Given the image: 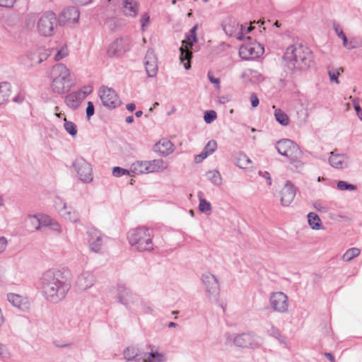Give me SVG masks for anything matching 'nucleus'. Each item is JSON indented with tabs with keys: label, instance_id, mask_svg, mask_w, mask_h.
Returning <instances> with one entry per match:
<instances>
[{
	"label": "nucleus",
	"instance_id": "f257e3e1",
	"mask_svg": "<svg viewBox=\"0 0 362 362\" xmlns=\"http://www.w3.org/2000/svg\"><path fill=\"white\" fill-rule=\"evenodd\" d=\"M68 274L57 269H49L43 274V291L49 301L57 303L65 298L71 286Z\"/></svg>",
	"mask_w": 362,
	"mask_h": 362
},
{
	"label": "nucleus",
	"instance_id": "f03ea898",
	"mask_svg": "<svg viewBox=\"0 0 362 362\" xmlns=\"http://www.w3.org/2000/svg\"><path fill=\"white\" fill-rule=\"evenodd\" d=\"M288 69L295 72L309 68L313 62V55L310 49L300 44L289 46L284 56Z\"/></svg>",
	"mask_w": 362,
	"mask_h": 362
},
{
	"label": "nucleus",
	"instance_id": "7ed1b4c3",
	"mask_svg": "<svg viewBox=\"0 0 362 362\" xmlns=\"http://www.w3.org/2000/svg\"><path fill=\"white\" fill-rule=\"evenodd\" d=\"M51 88L54 93H64L69 89L70 71L63 64L54 65L50 71Z\"/></svg>",
	"mask_w": 362,
	"mask_h": 362
},
{
	"label": "nucleus",
	"instance_id": "20e7f679",
	"mask_svg": "<svg viewBox=\"0 0 362 362\" xmlns=\"http://www.w3.org/2000/svg\"><path fill=\"white\" fill-rule=\"evenodd\" d=\"M153 233L151 229L139 227L128 233L129 243L141 251L153 250Z\"/></svg>",
	"mask_w": 362,
	"mask_h": 362
},
{
	"label": "nucleus",
	"instance_id": "39448f33",
	"mask_svg": "<svg viewBox=\"0 0 362 362\" xmlns=\"http://www.w3.org/2000/svg\"><path fill=\"white\" fill-rule=\"evenodd\" d=\"M198 24H195L188 33L185 34V39L182 40V64L185 69L191 68L189 60L192 58L193 52L197 49L193 48L194 43L197 42V30Z\"/></svg>",
	"mask_w": 362,
	"mask_h": 362
},
{
	"label": "nucleus",
	"instance_id": "423d86ee",
	"mask_svg": "<svg viewBox=\"0 0 362 362\" xmlns=\"http://www.w3.org/2000/svg\"><path fill=\"white\" fill-rule=\"evenodd\" d=\"M276 148L279 154L288 158L291 163L296 162L302 156V151L299 146L288 139L277 141Z\"/></svg>",
	"mask_w": 362,
	"mask_h": 362
},
{
	"label": "nucleus",
	"instance_id": "0eeeda50",
	"mask_svg": "<svg viewBox=\"0 0 362 362\" xmlns=\"http://www.w3.org/2000/svg\"><path fill=\"white\" fill-rule=\"evenodd\" d=\"M57 25V18L54 13L48 12L43 14L37 23V32L45 37H49L54 34Z\"/></svg>",
	"mask_w": 362,
	"mask_h": 362
},
{
	"label": "nucleus",
	"instance_id": "6e6552de",
	"mask_svg": "<svg viewBox=\"0 0 362 362\" xmlns=\"http://www.w3.org/2000/svg\"><path fill=\"white\" fill-rule=\"evenodd\" d=\"M124 354L127 360L135 359L136 362H140L141 360L142 362H163L165 359L163 354L153 350H151L148 355L145 354L140 357L134 347H128Z\"/></svg>",
	"mask_w": 362,
	"mask_h": 362
},
{
	"label": "nucleus",
	"instance_id": "1a4fd4ad",
	"mask_svg": "<svg viewBox=\"0 0 362 362\" xmlns=\"http://www.w3.org/2000/svg\"><path fill=\"white\" fill-rule=\"evenodd\" d=\"M264 52L263 45L257 41L245 43L239 49L240 57L245 60L257 59L261 57Z\"/></svg>",
	"mask_w": 362,
	"mask_h": 362
},
{
	"label": "nucleus",
	"instance_id": "9d476101",
	"mask_svg": "<svg viewBox=\"0 0 362 362\" xmlns=\"http://www.w3.org/2000/svg\"><path fill=\"white\" fill-rule=\"evenodd\" d=\"M202 281L210 300L217 301L219 296V285L217 278L210 272H205L202 276Z\"/></svg>",
	"mask_w": 362,
	"mask_h": 362
},
{
	"label": "nucleus",
	"instance_id": "9b49d317",
	"mask_svg": "<svg viewBox=\"0 0 362 362\" xmlns=\"http://www.w3.org/2000/svg\"><path fill=\"white\" fill-rule=\"evenodd\" d=\"M233 343L238 347L255 349L262 344V340L259 337L248 332L236 335L233 338Z\"/></svg>",
	"mask_w": 362,
	"mask_h": 362
},
{
	"label": "nucleus",
	"instance_id": "f8f14e48",
	"mask_svg": "<svg viewBox=\"0 0 362 362\" xmlns=\"http://www.w3.org/2000/svg\"><path fill=\"white\" fill-rule=\"evenodd\" d=\"M99 95L103 104L110 108H115L121 104L118 95L114 89L103 86L99 90Z\"/></svg>",
	"mask_w": 362,
	"mask_h": 362
},
{
	"label": "nucleus",
	"instance_id": "ddd939ff",
	"mask_svg": "<svg viewBox=\"0 0 362 362\" xmlns=\"http://www.w3.org/2000/svg\"><path fill=\"white\" fill-rule=\"evenodd\" d=\"M129 49V40L124 38H117L108 46L107 54L109 57H119L124 55Z\"/></svg>",
	"mask_w": 362,
	"mask_h": 362
},
{
	"label": "nucleus",
	"instance_id": "4468645a",
	"mask_svg": "<svg viewBox=\"0 0 362 362\" xmlns=\"http://www.w3.org/2000/svg\"><path fill=\"white\" fill-rule=\"evenodd\" d=\"M74 168L79 178L88 182L93 180V171L91 165L83 158H80L76 160L74 163Z\"/></svg>",
	"mask_w": 362,
	"mask_h": 362
},
{
	"label": "nucleus",
	"instance_id": "2eb2a0df",
	"mask_svg": "<svg viewBox=\"0 0 362 362\" xmlns=\"http://www.w3.org/2000/svg\"><path fill=\"white\" fill-rule=\"evenodd\" d=\"M223 28L226 35L235 37L238 40H243V25H240L236 20H227L223 24Z\"/></svg>",
	"mask_w": 362,
	"mask_h": 362
},
{
	"label": "nucleus",
	"instance_id": "dca6fc26",
	"mask_svg": "<svg viewBox=\"0 0 362 362\" xmlns=\"http://www.w3.org/2000/svg\"><path fill=\"white\" fill-rule=\"evenodd\" d=\"M329 165L336 169L341 170L349 167V157L347 154L339 153L337 149L330 153L329 157Z\"/></svg>",
	"mask_w": 362,
	"mask_h": 362
},
{
	"label": "nucleus",
	"instance_id": "f3484780",
	"mask_svg": "<svg viewBox=\"0 0 362 362\" xmlns=\"http://www.w3.org/2000/svg\"><path fill=\"white\" fill-rule=\"evenodd\" d=\"M270 304L274 310L285 313L288 310V297L283 292H276L270 297Z\"/></svg>",
	"mask_w": 362,
	"mask_h": 362
},
{
	"label": "nucleus",
	"instance_id": "a211bd4d",
	"mask_svg": "<svg viewBox=\"0 0 362 362\" xmlns=\"http://www.w3.org/2000/svg\"><path fill=\"white\" fill-rule=\"evenodd\" d=\"M144 66L149 77H153L158 72V59L151 49H149L144 58Z\"/></svg>",
	"mask_w": 362,
	"mask_h": 362
},
{
	"label": "nucleus",
	"instance_id": "6ab92c4d",
	"mask_svg": "<svg viewBox=\"0 0 362 362\" xmlns=\"http://www.w3.org/2000/svg\"><path fill=\"white\" fill-rule=\"evenodd\" d=\"M296 194V189L293 185L287 181L281 190V203L283 206H287L293 202Z\"/></svg>",
	"mask_w": 362,
	"mask_h": 362
},
{
	"label": "nucleus",
	"instance_id": "aec40b11",
	"mask_svg": "<svg viewBox=\"0 0 362 362\" xmlns=\"http://www.w3.org/2000/svg\"><path fill=\"white\" fill-rule=\"evenodd\" d=\"M79 11L75 7L64 9L59 16V23L62 25H67L75 23L78 21Z\"/></svg>",
	"mask_w": 362,
	"mask_h": 362
},
{
	"label": "nucleus",
	"instance_id": "412c9836",
	"mask_svg": "<svg viewBox=\"0 0 362 362\" xmlns=\"http://www.w3.org/2000/svg\"><path fill=\"white\" fill-rule=\"evenodd\" d=\"M88 234L89 236L88 243L90 250L94 252H99L103 245L101 233L95 228H90L88 229Z\"/></svg>",
	"mask_w": 362,
	"mask_h": 362
},
{
	"label": "nucleus",
	"instance_id": "4be33fe9",
	"mask_svg": "<svg viewBox=\"0 0 362 362\" xmlns=\"http://www.w3.org/2000/svg\"><path fill=\"white\" fill-rule=\"evenodd\" d=\"M8 300L15 307H17L22 310L29 309V302L28 299L21 296L11 293L8 295Z\"/></svg>",
	"mask_w": 362,
	"mask_h": 362
},
{
	"label": "nucleus",
	"instance_id": "5701e85b",
	"mask_svg": "<svg viewBox=\"0 0 362 362\" xmlns=\"http://www.w3.org/2000/svg\"><path fill=\"white\" fill-rule=\"evenodd\" d=\"M154 151L161 155H168L173 151V145L168 139H162L155 144Z\"/></svg>",
	"mask_w": 362,
	"mask_h": 362
},
{
	"label": "nucleus",
	"instance_id": "b1692460",
	"mask_svg": "<svg viewBox=\"0 0 362 362\" xmlns=\"http://www.w3.org/2000/svg\"><path fill=\"white\" fill-rule=\"evenodd\" d=\"M50 54L51 52L49 49L43 47L33 49L31 54H37V57H32V66L39 64L42 62L46 60Z\"/></svg>",
	"mask_w": 362,
	"mask_h": 362
},
{
	"label": "nucleus",
	"instance_id": "393cba45",
	"mask_svg": "<svg viewBox=\"0 0 362 362\" xmlns=\"http://www.w3.org/2000/svg\"><path fill=\"white\" fill-rule=\"evenodd\" d=\"M81 95V93L77 92L69 94L68 95H66L65 98V102L66 105L72 109H76L79 106L81 100H83Z\"/></svg>",
	"mask_w": 362,
	"mask_h": 362
},
{
	"label": "nucleus",
	"instance_id": "a878e982",
	"mask_svg": "<svg viewBox=\"0 0 362 362\" xmlns=\"http://www.w3.org/2000/svg\"><path fill=\"white\" fill-rule=\"evenodd\" d=\"M124 13L126 16L135 17L138 13V6L134 0H124Z\"/></svg>",
	"mask_w": 362,
	"mask_h": 362
},
{
	"label": "nucleus",
	"instance_id": "bb28decb",
	"mask_svg": "<svg viewBox=\"0 0 362 362\" xmlns=\"http://www.w3.org/2000/svg\"><path fill=\"white\" fill-rule=\"evenodd\" d=\"M148 173L159 172L167 168L166 163L161 159L147 161Z\"/></svg>",
	"mask_w": 362,
	"mask_h": 362
},
{
	"label": "nucleus",
	"instance_id": "cd10ccee",
	"mask_svg": "<svg viewBox=\"0 0 362 362\" xmlns=\"http://www.w3.org/2000/svg\"><path fill=\"white\" fill-rule=\"evenodd\" d=\"M11 93V85L7 82L0 83V105L6 102Z\"/></svg>",
	"mask_w": 362,
	"mask_h": 362
},
{
	"label": "nucleus",
	"instance_id": "c85d7f7f",
	"mask_svg": "<svg viewBox=\"0 0 362 362\" xmlns=\"http://www.w3.org/2000/svg\"><path fill=\"white\" fill-rule=\"evenodd\" d=\"M235 165L242 169L248 168L249 164L252 163L251 160L244 153H239L234 158Z\"/></svg>",
	"mask_w": 362,
	"mask_h": 362
},
{
	"label": "nucleus",
	"instance_id": "c756f323",
	"mask_svg": "<svg viewBox=\"0 0 362 362\" xmlns=\"http://www.w3.org/2000/svg\"><path fill=\"white\" fill-rule=\"evenodd\" d=\"M207 179L215 186H221L222 177L220 173L216 170H209L206 173Z\"/></svg>",
	"mask_w": 362,
	"mask_h": 362
},
{
	"label": "nucleus",
	"instance_id": "7c9ffc66",
	"mask_svg": "<svg viewBox=\"0 0 362 362\" xmlns=\"http://www.w3.org/2000/svg\"><path fill=\"white\" fill-rule=\"evenodd\" d=\"M131 169L136 174L148 173L147 161H136L132 165Z\"/></svg>",
	"mask_w": 362,
	"mask_h": 362
},
{
	"label": "nucleus",
	"instance_id": "2f4dec72",
	"mask_svg": "<svg viewBox=\"0 0 362 362\" xmlns=\"http://www.w3.org/2000/svg\"><path fill=\"white\" fill-rule=\"evenodd\" d=\"M276 120L283 126H287L289 124V117L286 112L279 108H276L274 111Z\"/></svg>",
	"mask_w": 362,
	"mask_h": 362
},
{
	"label": "nucleus",
	"instance_id": "473e14b6",
	"mask_svg": "<svg viewBox=\"0 0 362 362\" xmlns=\"http://www.w3.org/2000/svg\"><path fill=\"white\" fill-rule=\"evenodd\" d=\"M334 30L337 36L343 40V45L344 47L349 49H354L355 47V46L352 45V42H349L346 35L344 33L339 25H334Z\"/></svg>",
	"mask_w": 362,
	"mask_h": 362
},
{
	"label": "nucleus",
	"instance_id": "72a5a7b5",
	"mask_svg": "<svg viewBox=\"0 0 362 362\" xmlns=\"http://www.w3.org/2000/svg\"><path fill=\"white\" fill-rule=\"evenodd\" d=\"M308 221L311 228L314 230L320 229L321 226V220L320 217L315 213L310 212L308 215Z\"/></svg>",
	"mask_w": 362,
	"mask_h": 362
},
{
	"label": "nucleus",
	"instance_id": "f704fd0d",
	"mask_svg": "<svg viewBox=\"0 0 362 362\" xmlns=\"http://www.w3.org/2000/svg\"><path fill=\"white\" fill-rule=\"evenodd\" d=\"M117 296L119 298V300L124 304H127L129 301L128 297L129 296V292L127 290V288L120 286H118L117 290Z\"/></svg>",
	"mask_w": 362,
	"mask_h": 362
},
{
	"label": "nucleus",
	"instance_id": "c9c22d12",
	"mask_svg": "<svg viewBox=\"0 0 362 362\" xmlns=\"http://www.w3.org/2000/svg\"><path fill=\"white\" fill-rule=\"evenodd\" d=\"M360 254V250L356 247H352L346 250L343 255L342 259L345 262H349Z\"/></svg>",
	"mask_w": 362,
	"mask_h": 362
},
{
	"label": "nucleus",
	"instance_id": "e433bc0d",
	"mask_svg": "<svg viewBox=\"0 0 362 362\" xmlns=\"http://www.w3.org/2000/svg\"><path fill=\"white\" fill-rule=\"evenodd\" d=\"M201 194H202V192L199 193V209L202 213H206L208 211H210L211 210V205L210 202L206 201L205 199L202 198Z\"/></svg>",
	"mask_w": 362,
	"mask_h": 362
},
{
	"label": "nucleus",
	"instance_id": "4c0bfd02",
	"mask_svg": "<svg viewBox=\"0 0 362 362\" xmlns=\"http://www.w3.org/2000/svg\"><path fill=\"white\" fill-rule=\"evenodd\" d=\"M64 127L66 131L71 136H76L77 134V129L76 124L72 122L68 121L66 117H64Z\"/></svg>",
	"mask_w": 362,
	"mask_h": 362
},
{
	"label": "nucleus",
	"instance_id": "58836bf2",
	"mask_svg": "<svg viewBox=\"0 0 362 362\" xmlns=\"http://www.w3.org/2000/svg\"><path fill=\"white\" fill-rule=\"evenodd\" d=\"M337 188L341 191H355L357 189V186L348 183L346 181L340 180L337 182Z\"/></svg>",
	"mask_w": 362,
	"mask_h": 362
},
{
	"label": "nucleus",
	"instance_id": "ea45409f",
	"mask_svg": "<svg viewBox=\"0 0 362 362\" xmlns=\"http://www.w3.org/2000/svg\"><path fill=\"white\" fill-rule=\"evenodd\" d=\"M341 72H343L342 68L336 69H329L328 75H329L330 81L335 82L336 83L339 84V81L338 78H339Z\"/></svg>",
	"mask_w": 362,
	"mask_h": 362
},
{
	"label": "nucleus",
	"instance_id": "a19ab883",
	"mask_svg": "<svg viewBox=\"0 0 362 362\" xmlns=\"http://www.w3.org/2000/svg\"><path fill=\"white\" fill-rule=\"evenodd\" d=\"M28 226L30 230H38L40 228V221L37 217L30 216L28 219Z\"/></svg>",
	"mask_w": 362,
	"mask_h": 362
},
{
	"label": "nucleus",
	"instance_id": "79ce46f5",
	"mask_svg": "<svg viewBox=\"0 0 362 362\" xmlns=\"http://www.w3.org/2000/svg\"><path fill=\"white\" fill-rule=\"evenodd\" d=\"M217 148L216 141L214 140H210L204 148V151L208 155L212 154Z\"/></svg>",
	"mask_w": 362,
	"mask_h": 362
},
{
	"label": "nucleus",
	"instance_id": "37998d69",
	"mask_svg": "<svg viewBox=\"0 0 362 362\" xmlns=\"http://www.w3.org/2000/svg\"><path fill=\"white\" fill-rule=\"evenodd\" d=\"M267 333L270 336L274 337V338L281 341V335L279 329L277 327H274L272 324H270V328L267 329Z\"/></svg>",
	"mask_w": 362,
	"mask_h": 362
},
{
	"label": "nucleus",
	"instance_id": "c03bdc74",
	"mask_svg": "<svg viewBox=\"0 0 362 362\" xmlns=\"http://www.w3.org/2000/svg\"><path fill=\"white\" fill-rule=\"evenodd\" d=\"M216 117V112L214 110H208L204 113V119L206 123L210 124Z\"/></svg>",
	"mask_w": 362,
	"mask_h": 362
},
{
	"label": "nucleus",
	"instance_id": "a18cd8bd",
	"mask_svg": "<svg viewBox=\"0 0 362 362\" xmlns=\"http://www.w3.org/2000/svg\"><path fill=\"white\" fill-rule=\"evenodd\" d=\"M112 175L115 177H120L124 175H129V171L120 167H114L112 168Z\"/></svg>",
	"mask_w": 362,
	"mask_h": 362
},
{
	"label": "nucleus",
	"instance_id": "49530a36",
	"mask_svg": "<svg viewBox=\"0 0 362 362\" xmlns=\"http://www.w3.org/2000/svg\"><path fill=\"white\" fill-rule=\"evenodd\" d=\"M207 78H208L209 81L211 83L214 84L218 89L220 88V79H219V78L215 77L214 76L213 73L211 71H208V73H207Z\"/></svg>",
	"mask_w": 362,
	"mask_h": 362
},
{
	"label": "nucleus",
	"instance_id": "de8ad7c7",
	"mask_svg": "<svg viewBox=\"0 0 362 362\" xmlns=\"http://www.w3.org/2000/svg\"><path fill=\"white\" fill-rule=\"evenodd\" d=\"M68 54L67 48L63 47L59 50L57 54L54 56L55 61H59L66 57Z\"/></svg>",
	"mask_w": 362,
	"mask_h": 362
},
{
	"label": "nucleus",
	"instance_id": "09e8293b",
	"mask_svg": "<svg viewBox=\"0 0 362 362\" xmlns=\"http://www.w3.org/2000/svg\"><path fill=\"white\" fill-rule=\"evenodd\" d=\"M92 92H93V86H86L83 87L77 93H81V97H82V99H84L87 95H89Z\"/></svg>",
	"mask_w": 362,
	"mask_h": 362
},
{
	"label": "nucleus",
	"instance_id": "8fccbe9b",
	"mask_svg": "<svg viewBox=\"0 0 362 362\" xmlns=\"http://www.w3.org/2000/svg\"><path fill=\"white\" fill-rule=\"evenodd\" d=\"M87 105H88L86 108V115L87 117L89 119L94 114V105L93 103L90 101H88Z\"/></svg>",
	"mask_w": 362,
	"mask_h": 362
},
{
	"label": "nucleus",
	"instance_id": "3c124183",
	"mask_svg": "<svg viewBox=\"0 0 362 362\" xmlns=\"http://www.w3.org/2000/svg\"><path fill=\"white\" fill-rule=\"evenodd\" d=\"M250 103H251V106L252 108H255L256 107L258 106V105L259 103V98H257V96L256 95V94H255V93L251 94Z\"/></svg>",
	"mask_w": 362,
	"mask_h": 362
},
{
	"label": "nucleus",
	"instance_id": "603ef678",
	"mask_svg": "<svg viewBox=\"0 0 362 362\" xmlns=\"http://www.w3.org/2000/svg\"><path fill=\"white\" fill-rule=\"evenodd\" d=\"M259 175L265 178L267 180L268 185H272V178L269 173L267 171H259Z\"/></svg>",
	"mask_w": 362,
	"mask_h": 362
},
{
	"label": "nucleus",
	"instance_id": "864d4df0",
	"mask_svg": "<svg viewBox=\"0 0 362 362\" xmlns=\"http://www.w3.org/2000/svg\"><path fill=\"white\" fill-rule=\"evenodd\" d=\"M257 74V73L256 71L248 69L243 71V73L242 74V78H250V76H256Z\"/></svg>",
	"mask_w": 362,
	"mask_h": 362
},
{
	"label": "nucleus",
	"instance_id": "5fc2aeb1",
	"mask_svg": "<svg viewBox=\"0 0 362 362\" xmlns=\"http://www.w3.org/2000/svg\"><path fill=\"white\" fill-rule=\"evenodd\" d=\"M16 0H0V6L12 7Z\"/></svg>",
	"mask_w": 362,
	"mask_h": 362
},
{
	"label": "nucleus",
	"instance_id": "6e6d98bb",
	"mask_svg": "<svg viewBox=\"0 0 362 362\" xmlns=\"http://www.w3.org/2000/svg\"><path fill=\"white\" fill-rule=\"evenodd\" d=\"M7 240L4 237L0 238V254L3 252L7 247Z\"/></svg>",
	"mask_w": 362,
	"mask_h": 362
},
{
	"label": "nucleus",
	"instance_id": "4d7b16f0",
	"mask_svg": "<svg viewBox=\"0 0 362 362\" xmlns=\"http://www.w3.org/2000/svg\"><path fill=\"white\" fill-rule=\"evenodd\" d=\"M149 19L150 17L147 13H145L141 16V22L143 30H144V27L148 23Z\"/></svg>",
	"mask_w": 362,
	"mask_h": 362
},
{
	"label": "nucleus",
	"instance_id": "13d9d810",
	"mask_svg": "<svg viewBox=\"0 0 362 362\" xmlns=\"http://www.w3.org/2000/svg\"><path fill=\"white\" fill-rule=\"evenodd\" d=\"M208 155L203 151L200 154L195 156V161L197 163H201Z\"/></svg>",
	"mask_w": 362,
	"mask_h": 362
},
{
	"label": "nucleus",
	"instance_id": "bf43d9fd",
	"mask_svg": "<svg viewBox=\"0 0 362 362\" xmlns=\"http://www.w3.org/2000/svg\"><path fill=\"white\" fill-rule=\"evenodd\" d=\"M88 280V283L84 285V288H87L88 287H90L93 284V277L92 276H88L87 277H83L81 281L82 280Z\"/></svg>",
	"mask_w": 362,
	"mask_h": 362
},
{
	"label": "nucleus",
	"instance_id": "052dcab7",
	"mask_svg": "<svg viewBox=\"0 0 362 362\" xmlns=\"http://www.w3.org/2000/svg\"><path fill=\"white\" fill-rule=\"evenodd\" d=\"M324 356L330 361V362H336L334 356L332 354L329 352H325Z\"/></svg>",
	"mask_w": 362,
	"mask_h": 362
},
{
	"label": "nucleus",
	"instance_id": "680f3d73",
	"mask_svg": "<svg viewBox=\"0 0 362 362\" xmlns=\"http://www.w3.org/2000/svg\"><path fill=\"white\" fill-rule=\"evenodd\" d=\"M70 215H71V213H68V216H69V218H69L70 221H78V214H77V213L74 212V213H73V216H71Z\"/></svg>",
	"mask_w": 362,
	"mask_h": 362
},
{
	"label": "nucleus",
	"instance_id": "e2e57ef3",
	"mask_svg": "<svg viewBox=\"0 0 362 362\" xmlns=\"http://www.w3.org/2000/svg\"><path fill=\"white\" fill-rule=\"evenodd\" d=\"M243 27H244V30H243V40H244L245 34L250 33L252 30L253 27L252 25H249V26L243 25Z\"/></svg>",
	"mask_w": 362,
	"mask_h": 362
},
{
	"label": "nucleus",
	"instance_id": "0e129e2a",
	"mask_svg": "<svg viewBox=\"0 0 362 362\" xmlns=\"http://www.w3.org/2000/svg\"><path fill=\"white\" fill-rule=\"evenodd\" d=\"M32 52H33V50L29 51L25 56V57L30 62V65H32V57H37V55L31 54Z\"/></svg>",
	"mask_w": 362,
	"mask_h": 362
},
{
	"label": "nucleus",
	"instance_id": "69168bd1",
	"mask_svg": "<svg viewBox=\"0 0 362 362\" xmlns=\"http://www.w3.org/2000/svg\"><path fill=\"white\" fill-rule=\"evenodd\" d=\"M77 3L81 4V5H86L88 4H90L93 1V0H74Z\"/></svg>",
	"mask_w": 362,
	"mask_h": 362
},
{
	"label": "nucleus",
	"instance_id": "338daca9",
	"mask_svg": "<svg viewBox=\"0 0 362 362\" xmlns=\"http://www.w3.org/2000/svg\"><path fill=\"white\" fill-rule=\"evenodd\" d=\"M314 206L317 210L320 211H323L324 208L321 206V204L320 202H315L314 204Z\"/></svg>",
	"mask_w": 362,
	"mask_h": 362
},
{
	"label": "nucleus",
	"instance_id": "774afa93",
	"mask_svg": "<svg viewBox=\"0 0 362 362\" xmlns=\"http://www.w3.org/2000/svg\"><path fill=\"white\" fill-rule=\"evenodd\" d=\"M136 108V106L134 103H129L127 105V109L131 112L134 111Z\"/></svg>",
	"mask_w": 362,
	"mask_h": 362
}]
</instances>
